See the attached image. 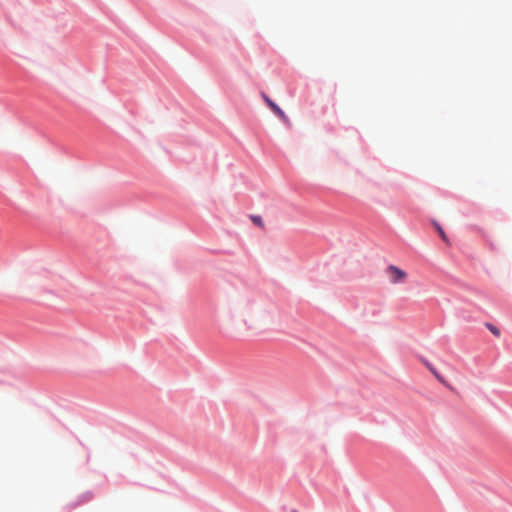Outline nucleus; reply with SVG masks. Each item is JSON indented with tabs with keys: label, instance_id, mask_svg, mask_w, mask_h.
<instances>
[{
	"label": "nucleus",
	"instance_id": "0eeeda50",
	"mask_svg": "<svg viewBox=\"0 0 512 512\" xmlns=\"http://www.w3.org/2000/svg\"><path fill=\"white\" fill-rule=\"evenodd\" d=\"M437 380H438L439 382L443 383L444 385H446V386H448V387H449L448 383L445 381V379L443 378V376H441V375H440V376L437 378Z\"/></svg>",
	"mask_w": 512,
	"mask_h": 512
},
{
	"label": "nucleus",
	"instance_id": "20e7f679",
	"mask_svg": "<svg viewBox=\"0 0 512 512\" xmlns=\"http://www.w3.org/2000/svg\"><path fill=\"white\" fill-rule=\"evenodd\" d=\"M250 219L257 226H259L261 228H264V223H263V220H262L261 216H259V215H252L250 217Z\"/></svg>",
	"mask_w": 512,
	"mask_h": 512
},
{
	"label": "nucleus",
	"instance_id": "f257e3e1",
	"mask_svg": "<svg viewBox=\"0 0 512 512\" xmlns=\"http://www.w3.org/2000/svg\"><path fill=\"white\" fill-rule=\"evenodd\" d=\"M386 272L390 277V282L393 284L403 282L407 277L406 272L395 265H389Z\"/></svg>",
	"mask_w": 512,
	"mask_h": 512
},
{
	"label": "nucleus",
	"instance_id": "7ed1b4c3",
	"mask_svg": "<svg viewBox=\"0 0 512 512\" xmlns=\"http://www.w3.org/2000/svg\"><path fill=\"white\" fill-rule=\"evenodd\" d=\"M434 226H435L437 232L439 233V236L442 238V240L445 241L447 244H449L448 237L445 234V232L442 229V227L438 223H434Z\"/></svg>",
	"mask_w": 512,
	"mask_h": 512
},
{
	"label": "nucleus",
	"instance_id": "6e6552de",
	"mask_svg": "<svg viewBox=\"0 0 512 512\" xmlns=\"http://www.w3.org/2000/svg\"><path fill=\"white\" fill-rule=\"evenodd\" d=\"M433 375L436 377V379L440 376V374L437 371H436V374H433Z\"/></svg>",
	"mask_w": 512,
	"mask_h": 512
},
{
	"label": "nucleus",
	"instance_id": "423d86ee",
	"mask_svg": "<svg viewBox=\"0 0 512 512\" xmlns=\"http://www.w3.org/2000/svg\"><path fill=\"white\" fill-rule=\"evenodd\" d=\"M425 365L433 374H436V369L430 363L425 362Z\"/></svg>",
	"mask_w": 512,
	"mask_h": 512
},
{
	"label": "nucleus",
	"instance_id": "f03ea898",
	"mask_svg": "<svg viewBox=\"0 0 512 512\" xmlns=\"http://www.w3.org/2000/svg\"><path fill=\"white\" fill-rule=\"evenodd\" d=\"M264 101L270 107V109L284 122H288V117L284 113V111L273 101L271 100L265 93L262 94Z\"/></svg>",
	"mask_w": 512,
	"mask_h": 512
},
{
	"label": "nucleus",
	"instance_id": "39448f33",
	"mask_svg": "<svg viewBox=\"0 0 512 512\" xmlns=\"http://www.w3.org/2000/svg\"><path fill=\"white\" fill-rule=\"evenodd\" d=\"M487 327L489 328V330L492 332L493 335H495L497 337L500 336V330L498 328H496L493 325H487Z\"/></svg>",
	"mask_w": 512,
	"mask_h": 512
}]
</instances>
